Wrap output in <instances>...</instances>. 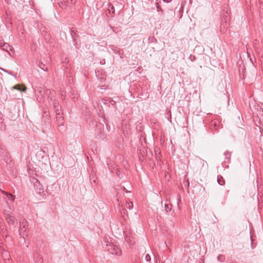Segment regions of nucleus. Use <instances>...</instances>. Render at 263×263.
<instances>
[{"label": "nucleus", "instance_id": "obj_1", "mask_svg": "<svg viewBox=\"0 0 263 263\" xmlns=\"http://www.w3.org/2000/svg\"><path fill=\"white\" fill-rule=\"evenodd\" d=\"M103 248H105L109 252L113 255L120 256L122 254V250L118 246L113 243L102 242Z\"/></svg>", "mask_w": 263, "mask_h": 263}, {"label": "nucleus", "instance_id": "obj_2", "mask_svg": "<svg viewBox=\"0 0 263 263\" xmlns=\"http://www.w3.org/2000/svg\"><path fill=\"white\" fill-rule=\"evenodd\" d=\"M221 124L220 121L217 119L216 117L214 118L212 117L211 123L209 125V128L212 132L217 131L220 127Z\"/></svg>", "mask_w": 263, "mask_h": 263}, {"label": "nucleus", "instance_id": "obj_3", "mask_svg": "<svg viewBox=\"0 0 263 263\" xmlns=\"http://www.w3.org/2000/svg\"><path fill=\"white\" fill-rule=\"evenodd\" d=\"M28 227V222L26 220H23L20 222V227L19 229L20 235L25 238V237H27L28 233L26 231Z\"/></svg>", "mask_w": 263, "mask_h": 263}, {"label": "nucleus", "instance_id": "obj_4", "mask_svg": "<svg viewBox=\"0 0 263 263\" xmlns=\"http://www.w3.org/2000/svg\"><path fill=\"white\" fill-rule=\"evenodd\" d=\"M35 95L38 102H43L46 96L45 90L42 88H37L35 91Z\"/></svg>", "mask_w": 263, "mask_h": 263}, {"label": "nucleus", "instance_id": "obj_5", "mask_svg": "<svg viewBox=\"0 0 263 263\" xmlns=\"http://www.w3.org/2000/svg\"><path fill=\"white\" fill-rule=\"evenodd\" d=\"M53 109L57 115H59L61 112V106L59 104V101L55 99L53 100L52 103Z\"/></svg>", "mask_w": 263, "mask_h": 263}, {"label": "nucleus", "instance_id": "obj_6", "mask_svg": "<svg viewBox=\"0 0 263 263\" xmlns=\"http://www.w3.org/2000/svg\"><path fill=\"white\" fill-rule=\"evenodd\" d=\"M96 75L98 79L101 82H103L105 81L106 75L102 70H98L97 71H96Z\"/></svg>", "mask_w": 263, "mask_h": 263}, {"label": "nucleus", "instance_id": "obj_7", "mask_svg": "<svg viewBox=\"0 0 263 263\" xmlns=\"http://www.w3.org/2000/svg\"><path fill=\"white\" fill-rule=\"evenodd\" d=\"M33 259L36 263H42L43 258L37 251L33 253Z\"/></svg>", "mask_w": 263, "mask_h": 263}, {"label": "nucleus", "instance_id": "obj_8", "mask_svg": "<svg viewBox=\"0 0 263 263\" xmlns=\"http://www.w3.org/2000/svg\"><path fill=\"white\" fill-rule=\"evenodd\" d=\"M6 220L9 224H11L15 226V223H16V219L14 216L10 215L8 217H5Z\"/></svg>", "mask_w": 263, "mask_h": 263}, {"label": "nucleus", "instance_id": "obj_9", "mask_svg": "<svg viewBox=\"0 0 263 263\" xmlns=\"http://www.w3.org/2000/svg\"><path fill=\"white\" fill-rule=\"evenodd\" d=\"M124 238L126 241L130 245H133L135 243L134 238L132 236H128L127 233L124 234Z\"/></svg>", "mask_w": 263, "mask_h": 263}, {"label": "nucleus", "instance_id": "obj_10", "mask_svg": "<svg viewBox=\"0 0 263 263\" xmlns=\"http://www.w3.org/2000/svg\"><path fill=\"white\" fill-rule=\"evenodd\" d=\"M56 121L59 126L64 125V117L61 115V113L59 115L56 114Z\"/></svg>", "mask_w": 263, "mask_h": 263}, {"label": "nucleus", "instance_id": "obj_11", "mask_svg": "<svg viewBox=\"0 0 263 263\" xmlns=\"http://www.w3.org/2000/svg\"><path fill=\"white\" fill-rule=\"evenodd\" d=\"M45 95L49 99L52 100L53 97H54L55 92L53 90L47 89L45 90Z\"/></svg>", "mask_w": 263, "mask_h": 263}, {"label": "nucleus", "instance_id": "obj_12", "mask_svg": "<svg viewBox=\"0 0 263 263\" xmlns=\"http://www.w3.org/2000/svg\"><path fill=\"white\" fill-rule=\"evenodd\" d=\"M0 46H2L3 49L6 50L9 53V54L11 55L10 53L8 51V49L12 50V48L8 43L0 42Z\"/></svg>", "mask_w": 263, "mask_h": 263}, {"label": "nucleus", "instance_id": "obj_13", "mask_svg": "<svg viewBox=\"0 0 263 263\" xmlns=\"http://www.w3.org/2000/svg\"><path fill=\"white\" fill-rule=\"evenodd\" d=\"M160 1L161 0H159V2H160ZM156 7L157 9V11L158 12H160V15L163 16L164 13L163 9L161 8V6L159 4L158 0H156Z\"/></svg>", "mask_w": 263, "mask_h": 263}, {"label": "nucleus", "instance_id": "obj_14", "mask_svg": "<svg viewBox=\"0 0 263 263\" xmlns=\"http://www.w3.org/2000/svg\"><path fill=\"white\" fill-rule=\"evenodd\" d=\"M230 16L228 10L226 11V14H223L221 18V20L229 21H230Z\"/></svg>", "mask_w": 263, "mask_h": 263}, {"label": "nucleus", "instance_id": "obj_15", "mask_svg": "<svg viewBox=\"0 0 263 263\" xmlns=\"http://www.w3.org/2000/svg\"><path fill=\"white\" fill-rule=\"evenodd\" d=\"M258 3L259 4V14L261 16H263V0H258Z\"/></svg>", "mask_w": 263, "mask_h": 263}, {"label": "nucleus", "instance_id": "obj_16", "mask_svg": "<svg viewBox=\"0 0 263 263\" xmlns=\"http://www.w3.org/2000/svg\"><path fill=\"white\" fill-rule=\"evenodd\" d=\"M224 155L225 156L226 159L227 160V161L226 162L230 163L231 161V153L229 151H226L224 152Z\"/></svg>", "mask_w": 263, "mask_h": 263}, {"label": "nucleus", "instance_id": "obj_17", "mask_svg": "<svg viewBox=\"0 0 263 263\" xmlns=\"http://www.w3.org/2000/svg\"><path fill=\"white\" fill-rule=\"evenodd\" d=\"M69 4V0H67V1L61 2L60 3H59V6L61 8L64 9L68 6Z\"/></svg>", "mask_w": 263, "mask_h": 263}, {"label": "nucleus", "instance_id": "obj_18", "mask_svg": "<svg viewBox=\"0 0 263 263\" xmlns=\"http://www.w3.org/2000/svg\"><path fill=\"white\" fill-rule=\"evenodd\" d=\"M1 156L4 161H5V162L6 163H8V162L10 161L7 152L3 155H2Z\"/></svg>", "mask_w": 263, "mask_h": 263}, {"label": "nucleus", "instance_id": "obj_19", "mask_svg": "<svg viewBox=\"0 0 263 263\" xmlns=\"http://www.w3.org/2000/svg\"><path fill=\"white\" fill-rule=\"evenodd\" d=\"M217 182L220 185H223L225 183V181L221 176H218Z\"/></svg>", "mask_w": 263, "mask_h": 263}, {"label": "nucleus", "instance_id": "obj_20", "mask_svg": "<svg viewBox=\"0 0 263 263\" xmlns=\"http://www.w3.org/2000/svg\"><path fill=\"white\" fill-rule=\"evenodd\" d=\"M1 192L4 195H6L9 198V199L11 200L12 201H14V200L15 199L14 196H13L11 194L8 193L4 191H2Z\"/></svg>", "mask_w": 263, "mask_h": 263}, {"label": "nucleus", "instance_id": "obj_21", "mask_svg": "<svg viewBox=\"0 0 263 263\" xmlns=\"http://www.w3.org/2000/svg\"><path fill=\"white\" fill-rule=\"evenodd\" d=\"M108 10L110 14V16L112 17L115 13V8L114 6L112 5H109Z\"/></svg>", "mask_w": 263, "mask_h": 263}, {"label": "nucleus", "instance_id": "obj_22", "mask_svg": "<svg viewBox=\"0 0 263 263\" xmlns=\"http://www.w3.org/2000/svg\"><path fill=\"white\" fill-rule=\"evenodd\" d=\"M229 21L221 20V28H223L224 29L227 28L229 25Z\"/></svg>", "mask_w": 263, "mask_h": 263}, {"label": "nucleus", "instance_id": "obj_23", "mask_svg": "<svg viewBox=\"0 0 263 263\" xmlns=\"http://www.w3.org/2000/svg\"><path fill=\"white\" fill-rule=\"evenodd\" d=\"M20 86H21L18 84V85H16L14 86H13V88L15 89H17V90H20L21 91H25L26 90L27 87L26 86H23V87L22 88H21Z\"/></svg>", "mask_w": 263, "mask_h": 263}, {"label": "nucleus", "instance_id": "obj_24", "mask_svg": "<svg viewBox=\"0 0 263 263\" xmlns=\"http://www.w3.org/2000/svg\"><path fill=\"white\" fill-rule=\"evenodd\" d=\"M11 213H12V211H11V210L10 209V208H9V210H6V209H5L4 210V215L5 217H8V216L11 215Z\"/></svg>", "mask_w": 263, "mask_h": 263}, {"label": "nucleus", "instance_id": "obj_25", "mask_svg": "<svg viewBox=\"0 0 263 263\" xmlns=\"http://www.w3.org/2000/svg\"><path fill=\"white\" fill-rule=\"evenodd\" d=\"M217 260L220 262H223L225 261V256L223 255H219L217 256Z\"/></svg>", "mask_w": 263, "mask_h": 263}, {"label": "nucleus", "instance_id": "obj_26", "mask_svg": "<svg viewBox=\"0 0 263 263\" xmlns=\"http://www.w3.org/2000/svg\"><path fill=\"white\" fill-rule=\"evenodd\" d=\"M126 207L129 210H131L133 208V203L131 201H126L125 204Z\"/></svg>", "mask_w": 263, "mask_h": 263}, {"label": "nucleus", "instance_id": "obj_27", "mask_svg": "<svg viewBox=\"0 0 263 263\" xmlns=\"http://www.w3.org/2000/svg\"><path fill=\"white\" fill-rule=\"evenodd\" d=\"M6 153H7V152L6 151V148H5V146L1 144L0 145V155H3V154H5Z\"/></svg>", "mask_w": 263, "mask_h": 263}, {"label": "nucleus", "instance_id": "obj_28", "mask_svg": "<svg viewBox=\"0 0 263 263\" xmlns=\"http://www.w3.org/2000/svg\"><path fill=\"white\" fill-rule=\"evenodd\" d=\"M172 204L170 203H167L165 204V210L166 212L171 211L172 210Z\"/></svg>", "mask_w": 263, "mask_h": 263}, {"label": "nucleus", "instance_id": "obj_29", "mask_svg": "<svg viewBox=\"0 0 263 263\" xmlns=\"http://www.w3.org/2000/svg\"><path fill=\"white\" fill-rule=\"evenodd\" d=\"M31 181L34 183L35 186H37V185L39 186H41L40 182L37 179L33 178L31 179Z\"/></svg>", "mask_w": 263, "mask_h": 263}, {"label": "nucleus", "instance_id": "obj_30", "mask_svg": "<svg viewBox=\"0 0 263 263\" xmlns=\"http://www.w3.org/2000/svg\"><path fill=\"white\" fill-rule=\"evenodd\" d=\"M39 66L44 71H46L47 69V68L46 67L45 65L43 63H40Z\"/></svg>", "mask_w": 263, "mask_h": 263}, {"label": "nucleus", "instance_id": "obj_31", "mask_svg": "<svg viewBox=\"0 0 263 263\" xmlns=\"http://www.w3.org/2000/svg\"><path fill=\"white\" fill-rule=\"evenodd\" d=\"M0 69H1L2 71H4L5 72H6V73H8V74H10V75L13 76H14L15 78L16 77V75H14V74L12 73V71H9V70H8L4 69L2 68H0Z\"/></svg>", "mask_w": 263, "mask_h": 263}, {"label": "nucleus", "instance_id": "obj_32", "mask_svg": "<svg viewBox=\"0 0 263 263\" xmlns=\"http://www.w3.org/2000/svg\"><path fill=\"white\" fill-rule=\"evenodd\" d=\"M110 105L115 107L116 102L110 98L109 100V106H110Z\"/></svg>", "mask_w": 263, "mask_h": 263}, {"label": "nucleus", "instance_id": "obj_33", "mask_svg": "<svg viewBox=\"0 0 263 263\" xmlns=\"http://www.w3.org/2000/svg\"><path fill=\"white\" fill-rule=\"evenodd\" d=\"M90 181L92 184H94L95 185H96L97 184L96 178L93 176H92V177L90 178Z\"/></svg>", "mask_w": 263, "mask_h": 263}, {"label": "nucleus", "instance_id": "obj_34", "mask_svg": "<svg viewBox=\"0 0 263 263\" xmlns=\"http://www.w3.org/2000/svg\"><path fill=\"white\" fill-rule=\"evenodd\" d=\"M109 99L110 98H103L102 99V101L103 102V103L104 104H108L109 105Z\"/></svg>", "mask_w": 263, "mask_h": 263}, {"label": "nucleus", "instance_id": "obj_35", "mask_svg": "<svg viewBox=\"0 0 263 263\" xmlns=\"http://www.w3.org/2000/svg\"><path fill=\"white\" fill-rule=\"evenodd\" d=\"M197 162L199 164H201L202 165V166L204 165V163H206V162H205L204 160L200 159V158H198L197 159Z\"/></svg>", "mask_w": 263, "mask_h": 263}, {"label": "nucleus", "instance_id": "obj_36", "mask_svg": "<svg viewBox=\"0 0 263 263\" xmlns=\"http://www.w3.org/2000/svg\"><path fill=\"white\" fill-rule=\"evenodd\" d=\"M145 259L147 261L149 262L151 259L150 255L148 254H147L145 256Z\"/></svg>", "mask_w": 263, "mask_h": 263}, {"label": "nucleus", "instance_id": "obj_37", "mask_svg": "<svg viewBox=\"0 0 263 263\" xmlns=\"http://www.w3.org/2000/svg\"><path fill=\"white\" fill-rule=\"evenodd\" d=\"M114 171L116 172L117 176L118 177H120V171L118 168L114 169Z\"/></svg>", "mask_w": 263, "mask_h": 263}, {"label": "nucleus", "instance_id": "obj_38", "mask_svg": "<svg viewBox=\"0 0 263 263\" xmlns=\"http://www.w3.org/2000/svg\"><path fill=\"white\" fill-rule=\"evenodd\" d=\"M98 87L101 89H107L108 88V86L103 85L101 86H99Z\"/></svg>", "mask_w": 263, "mask_h": 263}, {"label": "nucleus", "instance_id": "obj_39", "mask_svg": "<svg viewBox=\"0 0 263 263\" xmlns=\"http://www.w3.org/2000/svg\"><path fill=\"white\" fill-rule=\"evenodd\" d=\"M98 137L102 139H103L104 138V135L101 132L98 135Z\"/></svg>", "mask_w": 263, "mask_h": 263}, {"label": "nucleus", "instance_id": "obj_40", "mask_svg": "<svg viewBox=\"0 0 263 263\" xmlns=\"http://www.w3.org/2000/svg\"><path fill=\"white\" fill-rule=\"evenodd\" d=\"M190 58L192 61H194L196 59V57L192 55H190Z\"/></svg>", "mask_w": 263, "mask_h": 263}, {"label": "nucleus", "instance_id": "obj_41", "mask_svg": "<svg viewBox=\"0 0 263 263\" xmlns=\"http://www.w3.org/2000/svg\"><path fill=\"white\" fill-rule=\"evenodd\" d=\"M9 255V253L7 251H5L3 253V255H5V256H7Z\"/></svg>", "mask_w": 263, "mask_h": 263}, {"label": "nucleus", "instance_id": "obj_42", "mask_svg": "<svg viewBox=\"0 0 263 263\" xmlns=\"http://www.w3.org/2000/svg\"><path fill=\"white\" fill-rule=\"evenodd\" d=\"M163 1L165 3H170L172 1V0H163Z\"/></svg>", "mask_w": 263, "mask_h": 263}, {"label": "nucleus", "instance_id": "obj_43", "mask_svg": "<svg viewBox=\"0 0 263 263\" xmlns=\"http://www.w3.org/2000/svg\"><path fill=\"white\" fill-rule=\"evenodd\" d=\"M122 189H123V191H124L126 192H127V191L126 190V189H125V187L123 186Z\"/></svg>", "mask_w": 263, "mask_h": 263}, {"label": "nucleus", "instance_id": "obj_44", "mask_svg": "<svg viewBox=\"0 0 263 263\" xmlns=\"http://www.w3.org/2000/svg\"><path fill=\"white\" fill-rule=\"evenodd\" d=\"M124 214H125V212H127L126 210L125 209H123Z\"/></svg>", "mask_w": 263, "mask_h": 263}, {"label": "nucleus", "instance_id": "obj_45", "mask_svg": "<svg viewBox=\"0 0 263 263\" xmlns=\"http://www.w3.org/2000/svg\"><path fill=\"white\" fill-rule=\"evenodd\" d=\"M76 48H78L79 47H78V44L76 43Z\"/></svg>", "mask_w": 263, "mask_h": 263}, {"label": "nucleus", "instance_id": "obj_46", "mask_svg": "<svg viewBox=\"0 0 263 263\" xmlns=\"http://www.w3.org/2000/svg\"><path fill=\"white\" fill-rule=\"evenodd\" d=\"M70 2H71V4H72L73 3L72 0H70Z\"/></svg>", "mask_w": 263, "mask_h": 263}, {"label": "nucleus", "instance_id": "obj_47", "mask_svg": "<svg viewBox=\"0 0 263 263\" xmlns=\"http://www.w3.org/2000/svg\"><path fill=\"white\" fill-rule=\"evenodd\" d=\"M0 123H1V124L2 125V126H3V125H2V124H3V123H2V122H1Z\"/></svg>", "mask_w": 263, "mask_h": 263}, {"label": "nucleus", "instance_id": "obj_48", "mask_svg": "<svg viewBox=\"0 0 263 263\" xmlns=\"http://www.w3.org/2000/svg\"><path fill=\"white\" fill-rule=\"evenodd\" d=\"M42 190H43V189L40 188V189H39L40 191H41Z\"/></svg>", "mask_w": 263, "mask_h": 263}]
</instances>
